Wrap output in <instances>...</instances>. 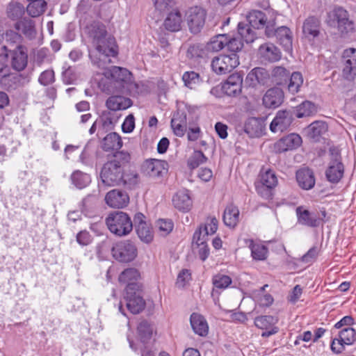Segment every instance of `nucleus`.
Wrapping results in <instances>:
<instances>
[{"instance_id": "nucleus-61", "label": "nucleus", "mask_w": 356, "mask_h": 356, "mask_svg": "<svg viewBox=\"0 0 356 356\" xmlns=\"http://www.w3.org/2000/svg\"><path fill=\"white\" fill-rule=\"evenodd\" d=\"M204 55V51L200 44L191 45L187 50V57L189 58H202Z\"/></svg>"}, {"instance_id": "nucleus-45", "label": "nucleus", "mask_w": 356, "mask_h": 356, "mask_svg": "<svg viewBox=\"0 0 356 356\" xmlns=\"http://www.w3.org/2000/svg\"><path fill=\"white\" fill-rule=\"evenodd\" d=\"M207 157L200 150L194 151L187 161V165L191 170L197 168L200 165L206 163Z\"/></svg>"}, {"instance_id": "nucleus-31", "label": "nucleus", "mask_w": 356, "mask_h": 356, "mask_svg": "<svg viewBox=\"0 0 356 356\" xmlns=\"http://www.w3.org/2000/svg\"><path fill=\"white\" fill-rule=\"evenodd\" d=\"M247 18L252 27L257 29H262L264 27L266 28L267 24L268 22H272V20L268 21L265 13L258 10H251L248 13Z\"/></svg>"}, {"instance_id": "nucleus-46", "label": "nucleus", "mask_w": 356, "mask_h": 356, "mask_svg": "<svg viewBox=\"0 0 356 356\" xmlns=\"http://www.w3.org/2000/svg\"><path fill=\"white\" fill-rule=\"evenodd\" d=\"M296 116L301 118L314 114L316 113V109L314 104L309 101H305L296 107Z\"/></svg>"}, {"instance_id": "nucleus-2", "label": "nucleus", "mask_w": 356, "mask_h": 356, "mask_svg": "<svg viewBox=\"0 0 356 356\" xmlns=\"http://www.w3.org/2000/svg\"><path fill=\"white\" fill-rule=\"evenodd\" d=\"M131 155L125 151H118L108 156L103 165L100 177L103 184L108 186H120L123 178L124 168L129 163Z\"/></svg>"}, {"instance_id": "nucleus-11", "label": "nucleus", "mask_w": 356, "mask_h": 356, "mask_svg": "<svg viewBox=\"0 0 356 356\" xmlns=\"http://www.w3.org/2000/svg\"><path fill=\"white\" fill-rule=\"evenodd\" d=\"M332 159L325 175L327 180L332 183H337L343 175V165L341 162L338 152L332 150Z\"/></svg>"}, {"instance_id": "nucleus-36", "label": "nucleus", "mask_w": 356, "mask_h": 356, "mask_svg": "<svg viewBox=\"0 0 356 356\" xmlns=\"http://www.w3.org/2000/svg\"><path fill=\"white\" fill-rule=\"evenodd\" d=\"M222 220L225 225L229 227L234 228L239 220V210L234 204L228 205L223 213Z\"/></svg>"}, {"instance_id": "nucleus-52", "label": "nucleus", "mask_w": 356, "mask_h": 356, "mask_svg": "<svg viewBox=\"0 0 356 356\" xmlns=\"http://www.w3.org/2000/svg\"><path fill=\"white\" fill-rule=\"evenodd\" d=\"M10 69L8 65V59L6 55H0V76L1 83L5 84L7 77L10 76Z\"/></svg>"}, {"instance_id": "nucleus-59", "label": "nucleus", "mask_w": 356, "mask_h": 356, "mask_svg": "<svg viewBox=\"0 0 356 356\" xmlns=\"http://www.w3.org/2000/svg\"><path fill=\"white\" fill-rule=\"evenodd\" d=\"M38 81L43 86H49L55 81L54 72L52 70H47L42 72L39 76Z\"/></svg>"}, {"instance_id": "nucleus-29", "label": "nucleus", "mask_w": 356, "mask_h": 356, "mask_svg": "<svg viewBox=\"0 0 356 356\" xmlns=\"http://www.w3.org/2000/svg\"><path fill=\"white\" fill-rule=\"evenodd\" d=\"M321 22L314 17H309L306 19L302 26V33L306 38H314L320 33Z\"/></svg>"}, {"instance_id": "nucleus-13", "label": "nucleus", "mask_w": 356, "mask_h": 356, "mask_svg": "<svg viewBox=\"0 0 356 356\" xmlns=\"http://www.w3.org/2000/svg\"><path fill=\"white\" fill-rule=\"evenodd\" d=\"M245 83L252 88L257 85L270 86V74L265 68L255 67L248 74Z\"/></svg>"}, {"instance_id": "nucleus-49", "label": "nucleus", "mask_w": 356, "mask_h": 356, "mask_svg": "<svg viewBox=\"0 0 356 356\" xmlns=\"http://www.w3.org/2000/svg\"><path fill=\"white\" fill-rule=\"evenodd\" d=\"M152 328L146 321H141L138 326V333L140 340L145 343L149 340L152 334Z\"/></svg>"}, {"instance_id": "nucleus-50", "label": "nucleus", "mask_w": 356, "mask_h": 356, "mask_svg": "<svg viewBox=\"0 0 356 356\" xmlns=\"http://www.w3.org/2000/svg\"><path fill=\"white\" fill-rule=\"evenodd\" d=\"M261 184H264L268 188H274L277 184V178L275 173L271 170H267L261 175Z\"/></svg>"}, {"instance_id": "nucleus-15", "label": "nucleus", "mask_w": 356, "mask_h": 356, "mask_svg": "<svg viewBox=\"0 0 356 356\" xmlns=\"http://www.w3.org/2000/svg\"><path fill=\"white\" fill-rule=\"evenodd\" d=\"M302 143L301 136L298 134L292 133L280 138L275 144V149L280 153L284 152L297 149Z\"/></svg>"}, {"instance_id": "nucleus-30", "label": "nucleus", "mask_w": 356, "mask_h": 356, "mask_svg": "<svg viewBox=\"0 0 356 356\" xmlns=\"http://www.w3.org/2000/svg\"><path fill=\"white\" fill-rule=\"evenodd\" d=\"M121 137L115 132L107 134L101 143V147L105 152L118 150L122 147Z\"/></svg>"}, {"instance_id": "nucleus-20", "label": "nucleus", "mask_w": 356, "mask_h": 356, "mask_svg": "<svg viewBox=\"0 0 356 356\" xmlns=\"http://www.w3.org/2000/svg\"><path fill=\"white\" fill-rule=\"evenodd\" d=\"M14 28L19 33L23 34L27 39L33 40L37 35L35 21L29 17H24L17 21Z\"/></svg>"}, {"instance_id": "nucleus-19", "label": "nucleus", "mask_w": 356, "mask_h": 356, "mask_svg": "<svg viewBox=\"0 0 356 356\" xmlns=\"http://www.w3.org/2000/svg\"><path fill=\"white\" fill-rule=\"evenodd\" d=\"M105 200L106 204L111 207L122 208L127 205L129 197L127 193L118 189H113L106 194Z\"/></svg>"}, {"instance_id": "nucleus-60", "label": "nucleus", "mask_w": 356, "mask_h": 356, "mask_svg": "<svg viewBox=\"0 0 356 356\" xmlns=\"http://www.w3.org/2000/svg\"><path fill=\"white\" fill-rule=\"evenodd\" d=\"M156 226L163 236L168 235L173 229V223L171 220H159Z\"/></svg>"}, {"instance_id": "nucleus-28", "label": "nucleus", "mask_w": 356, "mask_h": 356, "mask_svg": "<svg viewBox=\"0 0 356 356\" xmlns=\"http://www.w3.org/2000/svg\"><path fill=\"white\" fill-rule=\"evenodd\" d=\"M172 202L176 209L179 211H188L192 207V200L188 191H179L173 196Z\"/></svg>"}, {"instance_id": "nucleus-42", "label": "nucleus", "mask_w": 356, "mask_h": 356, "mask_svg": "<svg viewBox=\"0 0 356 356\" xmlns=\"http://www.w3.org/2000/svg\"><path fill=\"white\" fill-rule=\"evenodd\" d=\"M47 8V3L44 0H33L31 1L26 8V11L32 17H36L45 11Z\"/></svg>"}, {"instance_id": "nucleus-57", "label": "nucleus", "mask_w": 356, "mask_h": 356, "mask_svg": "<svg viewBox=\"0 0 356 356\" xmlns=\"http://www.w3.org/2000/svg\"><path fill=\"white\" fill-rule=\"evenodd\" d=\"M136 232L141 241L149 243L153 238L152 231L147 225H137Z\"/></svg>"}, {"instance_id": "nucleus-54", "label": "nucleus", "mask_w": 356, "mask_h": 356, "mask_svg": "<svg viewBox=\"0 0 356 356\" xmlns=\"http://www.w3.org/2000/svg\"><path fill=\"white\" fill-rule=\"evenodd\" d=\"M103 129L111 130L113 129L114 124L117 120L111 111H104L100 118Z\"/></svg>"}, {"instance_id": "nucleus-16", "label": "nucleus", "mask_w": 356, "mask_h": 356, "mask_svg": "<svg viewBox=\"0 0 356 356\" xmlns=\"http://www.w3.org/2000/svg\"><path fill=\"white\" fill-rule=\"evenodd\" d=\"M277 319L273 316H260L254 319V325L259 329L266 330L262 332L261 337H268L278 332L279 328L275 325Z\"/></svg>"}, {"instance_id": "nucleus-39", "label": "nucleus", "mask_w": 356, "mask_h": 356, "mask_svg": "<svg viewBox=\"0 0 356 356\" xmlns=\"http://www.w3.org/2000/svg\"><path fill=\"white\" fill-rule=\"evenodd\" d=\"M140 176L135 170H123V178L120 186H125L127 188H135L140 183Z\"/></svg>"}, {"instance_id": "nucleus-56", "label": "nucleus", "mask_w": 356, "mask_h": 356, "mask_svg": "<svg viewBox=\"0 0 356 356\" xmlns=\"http://www.w3.org/2000/svg\"><path fill=\"white\" fill-rule=\"evenodd\" d=\"M182 80L186 86L192 89L199 83L200 75L193 71L186 72L182 76Z\"/></svg>"}, {"instance_id": "nucleus-34", "label": "nucleus", "mask_w": 356, "mask_h": 356, "mask_svg": "<svg viewBox=\"0 0 356 356\" xmlns=\"http://www.w3.org/2000/svg\"><path fill=\"white\" fill-rule=\"evenodd\" d=\"M140 277L139 271L134 268H129L123 270L119 275L118 281L120 283L126 284V288H128L129 284H136L137 289L140 288L139 284L137 280Z\"/></svg>"}, {"instance_id": "nucleus-25", "label": "nucleus", "mask_w": 356, "mask_h": 356, "mask_svg": "<svg viewBox=\"0 0 356 356\" xmlns=\"http://www.w3.org/2000/svg\"><path fill=\"white\" fill-rule=\"evenodd\" d=\"M167 163L158 159H149L145 161L143 165V170L145 174L152 177H157L161 175L165 169Z\"/></svg>"}, {"instance_id": "nucleus-23", "label": "nucleus", "mask_w": 356, "mask_h": 356, "mask_svg": "<svg viewBox=\"0 0 356 356\" xmlns=\"http://www.w3.org/2000/svg\"><path fill=\"white\" fill-rule=\"evenodd\" d=\"M296 214L299 223L310 227L319 226L321 221L323 220V218H318L315 213L310 212L302 207L296 208Z\"/></svg>"}, {"instance_id": "nucleus-38", "label": "nucleus", "mask_w": 356, "mask_h": 356, "mask_svg": "<svg viewBox=\"0 0 356 356\" xmlns=\"http://www.w3.org/2000/svg\"><path fill=\"white\" fill-rule=\"evenodd\" d=\"M18 49L14 51L12 58V67L17 71L23 70L27 65V55L22 51V47L18 46Z\"/></svg>"}, {"instance_id": "nucleus-6", "label": "nucleus", "mask_w": 356, "mask_h": 356, "mask_svg": "<svg viewBox=\"0 0 356 356\" xmlns=\"http://www.w3.org/2000/svg\"><path fill=\"white\" fill-rule=\"evenodd\" d=\"M275 22L272 20V22H268L265 29V35L268 38L276 37L279 43L286 49L290 50L292 47V33L291 30L285 26H282L277 29L275 28Z\"/></svg>"}, {"instance_id": "nucleus-10", "label": "nucleus", "mask_w": 356, "mask_h": 356, "mask_svg": "<svg viewBox=\"0 0 356 356\" xmlns=\"http://www.w3.org/2000/svg\"><path fill=\"white\" fill-rule=\"evenodd\" d=\"M207 13L200 6H193L186 13V21L191 33L196 34L201 31L205 24Z\"/></svg>"}, {"instance_id": "nucleus-27", "label": "nucleus", "mask_w": 356, "mask_h": 356, "mask_svg": "<svg viewBox=\"0 0 356 356\" xmlns=\"http://www.w3.org/2000/svg\"><path fill=\"white\" fill-rule=\"evenodd\" d=\"M182 22L181 13L178 9H174L167 15L163 25L168 31L176 32L181 29Z\"/></svg>"}, {"instance_id": "nucleus-4", "label": "nucleus", "mask_w": 356, "mask_h": 356, "mask_svg": "<svg viewBox=\"0 0 356 356\" xmlns=\"http://www.w3.org/2000/svg\"><path fill=\"white\" fill-rule=\"evenodd\" d=\"M106 223L112 233L120 236L127 235L133 229L130 217L122 211L111 213L106 218Z\"/></svg>"}, {"instance_id": "nucleus-64", "label": "nucleus", "mask_w": 356, "mask_h": 356, "mask_svg": "<svg viewBox=\"0 0 356 356\" xmlns=\"http://www.w3.org/2000/svg\"><path fill=\"white\" fill-rule=\"evenodd\" d=\"M77 243L83 246L89 245L92 241V236L90 233L86 230L81 231L76 234Z\"/></svg>"}, {"instance_id": "nucleus-47", "label": "nucleus", "mask_w": 356, "mask_h": 356, "mask_svg": "<svg viewBox=\"0 0 356 356\" xmlns=\"http://www.w3.org/2000/svg\"><path fill=\"white\" fill-rule=\"evenodd\" d=\"M72 182L79 188H85L90 181V176L81 171H75L71 176Z\"/></svg>"}, {"instance_id": "nucleus-35", "label": "nucleus", "mask_w": 356, "mask_h": 356, "mask_svg": "<svg viewBox=\"0 0 356 356\" xmlns=\"http://www.w3.org/2000/svg\"><path fill=\"white\" fill-rule=\"evenodd\" d=\"M191 325L193 331L200 336L208 334L209 327L204 318L198 314L193 313L191 316Z\"/></svg>"}, {"instance_id": "nucleus-9", "label": "nucleus", "mask_w": 356, "mask_h": 356, "mask_svg": "<svg viewBox=\"0 0 356 356\" xmlns=\"http://www.w3.org/2000/svg\"><path fill=\"white\" fill-rule=\"evenodd\" d=\"M113 257L120 262H130L137 256V249L130 241L115 243L111 249Z\"/></svg>"}, {"instance_id": "nucleus-58", "label": "nucleus", "mask_w": 356, "mask_h": 356, "mask_svg": "<svg viewBox=\"0 0 356 356\" xmlns=\"http://www.w3.org/2000/svg\"><path fill=\"white\" fill-rule=\"evenodd\" d=\"M225 46L227 47V49L232 52V54H236L237 51H239L242 49L243 44L241 41V39L240 38H227V42H226Z\"/></svg>"}, {"instance_id": "nucleus-62", "label": "nucleus", "mask_w": 356, "mask_h": 356, "mask_svg": "<svg viewBox=\"0 0 356 356\" xmlns=\"http://www.w3.org/2000/svg\"><path fill=\"white\" fill-rule=\"evenodd\" d=\"M191 279V274L187 269H183L177 276L176 285L179 288H183Z\"/></svg>"}, {"instance_id": "nucleus-43", "label": "nucleus", "mask_w": 356, "mask_h": 356, "mask_svg": "<svg viewBox=\"0 0 356 356\" xmlns=\"http://www.w3.org/2000/svg\"><path fill=\"white\" fill-rule=\"evenodd\" d=\"M249 247L251 250V255L253 259L257 261L266 260L268 256V248L261 244L254 243L252 240L250 241Z\"/></svg>"}, {"instance_id": "nucleus-14", "label": "nucleus", "mask_w": 356, "mask_h": 356, "mask_svg": "<svg viewBox=\"0 0 356 356\" xmlns=\"http://www.w3.org/2000/svg\"><path fill=\"white\" fill-rule=\"evenodd\" d=\"M356 49L350 48L343 52L344 59L342 76L348 81H354L356 75V58L354 56Z\"/></svg>"}, {"instance_id": "nucleus-33", "label": "nucleus", "mask_w": 356, "mask_h": 356, "mask_svg": "<svg viewBox=\"0 0 356 356\" xmlns=\"http://www.w3.org/2000/svg\"><path fill=\"white\" fill-rule=\"evenodd\" d=\"M244 131L250 138H257L262 135L264 126L259 119L250 118L245 123Z\"/></svg>"}, {"instance_id": "nucleus-26", "label": "nucleus", "mask_w": 356, "mask_h": 356, "mask_svg": "<svg viewBox=\"0 0 356 356\" xmlns=\"http://www.w3.org/2000/svg\"><path fill=\"white\" fill-rule=\"evenodd\" d=\"M296 180L300 187L305 190L312 188L315 184L314 172L309 168L298 170L296 172Z\"/></svg>"}, {"instance_id": "nucleus-24", "label": "nucleus", "mask_w": 356, "mask_h": 356, "mask_svg": "<svg viewBox=\"0 0 356 356\" xmlns=\"http://www.w3.org/2000/svg\"><path fill=\"white\" fill-rule=\"evenodd\" d=\"M132 104L131 99L122 95H112L106 101V106L112 111L126 110L131 106Z\"/></svg>"}, {"instance_id": "nucleus-37", "label": "nucleus", "mask_w": 356, "mask_h": 356, "mask_svg": "<svg viewBox=\"0 0 356 356\" xmlns=\"http://www.w3.org/2000/svg\"><path fill=\"white\" fill-rule=\"evenodd\" d=\"M290 76V72L282 66H276L270 73V85L286 84Z\"/></svg>"}, {"instance_id": "nucleus-63", "label": "nucleus", "mask_w": 356, "mask_h": 356, "mask_svg": "<svg viewBox=\"0 0 356 356\" xmlns=\"http://www.w3.org/2000/svg\"><path fill=\"white\" fill-rule=\"evenodd\" d=\"M218 220L213 217L209 219V222H207L203 227H200L204 232H205V234L212 235L213 234L217 229H218Z\"/></svg>"}, {"instance_id": "nucleus-48", "label": "nucleus", "mask_w": 356, "mask_h": 356, "mask_svg": "<svg viewBox=\"0 0 356 356\" xmlns=\"http://www.w3.org/2000/svg\"><path fill=\"white\" fill-rule=\"evenodd\" d=\"M289 83L288 89L292 93H296L299 90L300 87L303 83V78L300 72H293L289 78Z\"/></svg>"}, {"instance_id": "nucleus-41", "label": "nucleus", "mask_w": 356, "mask_h": 356, "mask_svg": "<svg viewBox=\"0 0 356 356\" xmlns=\"http://www.w3.org/2000/svg\"><path fill=\"white\" fill-rule=\"evenodd\" d=\"M250 24L240 22L238 24V33L246 43L254 42L256 38L255 31L252 29Z\"/></svg>"}, {"instance_id": "nucleus-1", "label": "nucleus", "mask_w": 356, "mask_h": 356, "mask_svg": "<svg viewBox=\"0 0 356 356\" xmlns=\"http://www.w3.org/2000/svg\"><path fill=\"white\" fill-rule=\"evenodd\" d=\"M84 33L89 42L95 47L99 56L98 61L92 60L99 67L104 68L106 63H111L109 57L118 54L115 39L110 35L106 26L101 22L93 21L84 28Z\"/></svg>"}, {"instance_id": "nucleus-53", "label": "nucleus", "mask_w": 356, "mask_h": 356, "mask_svg": "<svg viewBox=\"0 0 356 356\" xmlns=\"http://www.w3.org/2000/svg\"><path fill=\"white\" fill-rule=\"evenodd\" d=\"M1 37L8 45L11 46L19 43L22 40L20 33L11 29L7 30L1 35Z\"/></svg>"}, {"instance_id": "nucleus-18", "label": "nucleus", "mask_w": 356, "mask_h": 356, "mask_svg": "<svg viewBox=\"0 0 356 356\" xmlns=\"http://www.w3.org/2000/svg\"><path fill=\"white\" fill-rule=\"evenodd\" d=\"M243 76L238 73L231 74L222 85V90L229 96L239 94L242 89Z\"/></svg>"}, {"instance_id": "nucleus-8", "label": "nucleus", "mask_w": 356, "mask_h": 356, "mask_svg": "<svg viewBox=\"0 0 356 356\" xmlns=\"http://www.w3.org/2000/svg\"><path fill=\"white\" fill-rule=\"evenodd\" d=\"M238 65L239 60L236 54H222L213 58L211 62L212 70L218 74L229 73Z\"/></svg>"}, {"instance_id": "nucleus-40", "label": "nucleus", "mask_w": 356, "mask_h": 356, "mask_svg": "<svg viewBox=\"0 0 356 356\" xmlns=\"http://www.w3.org/2000/svg\"><path fill=\"white\" fill-rule=\"evenodd\" d=\"M6 14L8 18L12 20H20L24 14L23 5L17 1H11L6 8Z\"/></svg>"}, {"instance_id": "nucleus-12", "label": "nucleus", "mask_w": 356, "mask_h": 356, "mask_svg": "<svg viewBox=\"0 0 356 356\" xmlns=\"http://www.w3.org/2000/svg\"><path fill=\"white\" fill-rule=\"evenodd\" d=\"M293 120V113L291 111H279L270 124L271 131L282 132L286 130L292 124Z\"/></svg>"}, {"instance_id": "nucleus-32", "label": "nucleus", "mask_w": 356, "mask_h": 356, "mask_svg": "<svg viewBox=\"0 0 356 356\" xmlns=\"http://www.w3.org/2000/svg\"><path fill=\"white\" fill-rule=\"evenodd\" d=\"M306 131L310 139L317 142L327 131V125L323 121H315L307 127Z\"/></svg>"}, {"instance_id": "nucleus-7", "label": "nucleus", "mask_w": 356, "mask_h": 356, "mask_svg": "<svg viewBox=\"0 0 356 356\" xmlns=\"http://www.w3.org/2000/svg\"><path fill=\"white\" fill-rule=\"evenodd\" d=\"M124 300L128 310L134 314H139L145 306L140 288L137 289L136 284H131L125 289Z\"/></svg>"}, {"instance_id": "nucleus-44", "label": "nucleus", "mask_w": 356, "mask_h": 356, "mask_svg": "<svg viewBox=\"0 0 356 356\" xmlns=\"http://www.w3.org/2000/svg\"><path fill=\"white\" fill-rule=\"evenodd\" d=\"M226 42H227V35L219 34L211 39L207 43V48L209 51H219L225 47Z\"/></svg>"}, {"instance_id": "nucleus-51", "label": "nucleus", "mask_w": 356, "mask_h": 356, "mask_svg": "<svg viewBox=\"0 0 356 356\" xmlns=\"http://www.w3.org/2000/svg\"><path fill=\"white\" fill-rule=\"evenodd\" d=\"M212 282L215 288L225 289L231 284L232 279L227 275L218 274L213 277Z\"/></svg>"}, {"instance_id": "nucleus-55", "label": "nucleus", "mask_w": 356, "mask_h": 356, "mask_svg": "<svg viewBox=\"0 0 356 356\" xmlns=\"http://www.w3.org/2000/svg\"><path fill=\"white\" fill-rule=\"evenodd\" d=\"M340 341L346 345H351L355 341V331L352 327L343 329L339 333Z\"/></svg>"}, {"instance_id": "nucleus-21", "label": "nucleus", "mask_w": 356, "mask_h": 356, "mask_svg": "<svg viewBox=\"0 0 356 356\" xmlns=\"http://www.w3.org/2000/svg\"><path fill=\"white\" fill-rule=\"evenodd\" d=\"M171 127L177 136L182 137L185 134L187 128V118L184 110L178 108L174 113L171 120Z\"/></svg>"}, {"instance_id": "nucleus-5", "label": "nucleus", "mask_w": 356, "mask_h": 356, "mask_svg": "<svg viewBox=\"0 0 356 356\" xmlns=\"http://www.w3.org/2000/svg\"><path fill=\"white\" fill-rule=\"evenodd\" d=\"M106 74L108 77L111 78L107 92L108 93L124 92L131 81V72L126 68L112 66Z\"/></svg>"}, {"instance_id": "nucleus-3", "label": "nucleus", "mask_w": 356, "mask_h": 356, "mask_svg": "<svg viewBox=\"0 0 356 356\" xmlns=\"http://www.w3.org/2000/svg\"><path fill=\"white\" fill-rule=\"evenodd\" d=\"M327 25L336 28L341 35L353 32L355 29V22L350 18L348 11L341 7L334 8L327 13L326 19Z\"/></svg>"}, {"instance_id": "nucleus-22", "label": "nucleus", "mask_w": 356, "mask_h": 356, "mask_svg": "<svg viewBox=\"0 0 356 356\" xmlns=\"http://www.w3.org/2000/svg\"><path fill=\"white\" fill-rule=\"evenodd\" d=\"M259 54L263 60L271 63L280 60L282 57L280 49L271 42L260 45Z\"/></svg>"}, {"instance_id": "nucleus-17", "label": "nucleus", "mask_w": 356, "mask_h": 356, "mask_svg": "<svg viewBox=\"0 0 356 356\" xmlns=\"http://www.w3.org/2000/svg\"><path fill=\"white\" fill-rule=\"evenodd\" d=\"M284 92L280 88L274 87L268 89L263 97V104L268 108H275L284 102Z\"/></svg>"}]
</instances>
